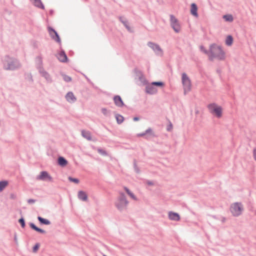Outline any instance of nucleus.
<instances>
[{
	"label": "nucleus",
	"instance_id": "1",
	"mask_svg": "<svg viewBox=\"0 0 256 256\" xmlns=\"http://www.w3.org/2000/svg\"><path fill=\"white\" fill-rule=\"evenodd\" d=\"M210 52L209 60L210 61H212L214 58L220 60H224L226 58V54L222 46H217L216 44H212L210 46Z\"/></svg>",
	"mask_w": 256,
	"mask_h": 256
},
{
	"label": "nucleus",
	"instance_id": "2",
	"mask_svg": "<svg viewBox=\"0 0 256 256\" xmlns=\"http://www.w3.org/2000/svg\"><path fill=\"white\" fill-rule=\"evenodd\" d=\"M128 204L125 194L123 192H120V196L114 204L118 210L122 212L126 210Z\"/></svg>",
	"mask_w": 256,
	"mask_h": 256
},
{
	"label": "nucleus",
	"instance_id": "3",
	"mask_svg": "<svg viewBox=\"0 0 256 256\" xmlns=\"http://www.w3.org/2000/svg\"><path fill=\"white\" fill-rule=\"evenodd\" d=\"M209 112L218 118H220L222 116V108L221 106L214 102L207 106Z\"/></svg>",
	"mask_w": 256,
	"mask_h": 256
},
{
	"label": "nucleus",
	"instance_id": "4",
	"mask_svg": "<svg viewBox=\"0 0 256 256\" xmlns=\"http://www.w3.org/2000/svg\"><path fill=\"white\" fill-rule=\"evenodd\" d=\"M230 211L234 216H240L244 211L243 205L240 202H236L232 204L230 207Z\"/></svg>",
	"mask_w": 256,
	"mask_h": 256
},
{
	"label": "nucleus",
	"instance_id": "5",
	"mask_svg": "<svg viewBox=\"0 0 256 256\" xmlns=\"http://www.w3.org/2000/svg\"><path fill=\"white\" fill-rule=\"evenodd\" d=\"M37 58H39L40 60L39 66L37 67V68L38 70V72L40 73L41 76L44 78L48 82H52V80L50 74L44 70L42 66V58L40 56H38Z\"/></svg>",
	"mask_w": 256,
	"mask_h": 256
},
{
	"label": "nucleus",
	"instance_id": "6",
	"mask_svg": "<svg viewBox=\"0 0 256 256\" xmlns=\"http://www.w3.org/2000/svg\"><path fill=\"white\" fill-rule=\"evenodd\" d=\"M48 32L51 38L58 42L60 46L62 44L61 39L58 32L52 27L48 28Z\"/></svg>",
	"mask_w": 256,
	"mask_h": 256
},
{
	"label": "nucleus",
	"instance_id": "7",
	"mask_svg": "<svg viewBox=\"0 0 256 256\" xmlns=\"http://www.w3.org/2000/svg\"><path fill=\"white\" fill-rule=\"evenodd\" d=\"M147 44L154 51L156 55L160 56L163 55V50L159 44L152 42H148Z\"/></svg>",
	"mask_w": 256,
	"mask_h": 256
},
{
	"label": "nucleus",
	"instance_id": "8",
	"mask_svg": "<svg viewBox=\"0 0 256 256\" xmlns=\"http://www.w3.org/2000/svg\"><path fill=\"white\" fill-rule=\"evenodd\" d=\"M170 25L176 32H178L180 30V26L178 19L173 15H170Z\"/></svg>",
	"mask_w": 256,
	"mask_h": 256
},
{
	"label": "nucleus",
	"instance_id": "9",
	"mask_svg": "<svg viewBox=\"0 0 256 256\" xmlns=\"http://www.w3.org/2000/svg\"><path fill=\"white\" fill-rule=\"evenodd\" d=\"M37 179L42 180H48L50 182H53V178L46 171H42L38 176Z\"/></svg>",
	"mask_w": 256,
	"mask_h": 256
},
{
	"label": "nucleus",
	"instance_id": "10",
	"mask_svg": "<svg viewBox=\"0 0 256 256\" xmlns=\"http://www.w3.org/2000/svg\"><path fill=\"white\" fill-rule=\"evenodd\" d=\"M113 100L115 105L118 107L122 108L124 106H126L120 96H114L113 98Z\"/></svg>",
	"mask_w": 256,
	"mask_h": 256
},
{
	"label": "nucleus",
	"instance_id": "11",
	"mask_svg": "<svg viewBox=\"0 0 256 256\" xmlns=\"http://www.w3.org/2000/svg\"><path fill=\"white\" fill-rule=\"evenodd\" d=\"M58 60L62 62H68V58L64 50H62L58 54Z\"/></svg>",
	"mask_w": 256,
	"mask_h": 256
},
{
	"label": "nucleus",
	"instance_id": "12",
	"mask_svg": "<svg viewBox=\"0 0 256 256\" xmlns=\"http://www.w3.org/2000/svg\"><path fill=\"white\" fill-rule=\"evenodd\" d=\"M66 100L70 103H74L76 101V98L72 92H68L66 95Z\"/></svg>",
	"mask_w": 256,
	"mask_h": 256
},
{
	"label": "nucleus",
	"instance_id": "13",
	"mask_svg": "<svg viewBox=\"0 0 256 256\" xmlns=\"http://www.w3.org/2000/svg\"><path fill=\"white\" fill-rule=\"evenodd\" d=\"M146 92L150 94H154L157 93L158 90L154 86L148 84L146 86Z\"/></svg>",
	"mask_w": 256,
	"mask_h": 256
},
{
	"label": "nucleus",
	"instance_id": "14",
	"mask_svg": "<svg viewBox=\"0 0 256 256\" xmlns=\"http://www.w3.org/2000/svg\"><path fill=\"white\" fill-rule=\"evenodd\" d=\"M168 218L170 220H174V221H179L180 220V214L175 212H168Z\"/></svg>",
	"mask_w": 256,
	"mask_h": 256
},
{
	"label": "nucleus",
	"instance_id": "15",
	"mask_svg": "<svg viewBox=\"0 0 256 256\" xmlns=\"http://www.w3.org/2000/svg\"><path fill=\"white\" fill-rule=\"evenodd\" d=\"M198 6L196 4L192 3L190 4V14L192 16H193L196 18L198 17Z\"/></svg>",
	"mask_w": 256,
	"mask_h": 256
},
{
	"label": "nucleus",
	"instance_id": "16",
	"mask_svg": "<svg viewBox=\"0 0 256 256\" xmlns=\"http://www.w3.org/2000/svg\"><path fill=\"white\" fill-rule=\"evenodd\" d=\"M28 224H29L30 228L32 230H35L36 232L38 233L42 234H46V230L38 227L34 223L30 222Z\"/></svg>",
	"mask_w": 256,
	"mask_h": 256
},
{
	"label": "nucleus",
	"instance_id": "17",
	"mask_svg": "<svg viewBox=\"0 0 256 256\" xmlns=\"http://www.w3.org/2000/svg\"><path fill=\"white\" fill-rule=\"evenodd\" d=\"M57 162L58 166L64 167L66 166L68 164V160L63 156H59L57 159Z\"/></svg>",
	"mask_w": 256,
	"mask_h": 256
},
{
	"label": "nucleus",
	"instance_id": "18",
	"mask_svg": "<svg viewBox=\"0 0 256 256\" xmlns=\"http://www.w3.org/2000/svg\"><path fill=\"white\" fill-rule=\"evenodd\" d=\"M78 196L80 200H82L84 202H86L88 200V196L87 194L83 190H80L78 192Z\"/></svg>",
	"mask_w": 256,
	"mask_h": 256
},
{
	"label": "nucleus",
	"instance_id": "19",
	"mask_svg": "<svg viewBox=\"0 0 256 256\" xmlns=\"http://www.w3.org/2000/svg\"><path fill=\"white\" fill-rule=\"evenodd\" d=\"M182 82V84L184 86V94H186L188 92H189L190 90V89H191L190 80H188V81H185V82Z\"/></svg>",
	"mask_w": 256,
	"mask_h": 256
},
{
	"label": "nucleus",
	"instance_id": "20",
	"mask_svg": "<svg viewBox=\"0 0 256 256\" xmlns=\"http://www.w3.org/2000/svg\"><path fill=\"white\" fill-rule=\"evenodd\" d=\"M32 4L36 7L41 8L42 10L44 9V6L42 3L41 0H30Z\"/></svg>",
	"mask_w": 256,
	"mask_h": 256
},
{
	"label": "nucleus",
	"instance_id": "21",
	"mask_svg": "<svg viewBox=\"0 0 256 256\" xmlns=\"http://www.w3.org/2000/svg\"><path fill=\"white\" fill-rule=\"evenodd\" d=\"M38 220L40 224L42 225H50L51 224L50 222L48 220L40 216H38Z\"/></svg>",
	"mask_w": 256,
	"mask_h": 256
},
{
	"label": "nucleus",
	"instance_id": "22",
	"mask_svg": "<svg viewBox=\"0 0 256 256\" xmlns=\"http://www.w3.org/2000/svg\"><path fill=\"white\" fill-rule=\"evenodd\" d=\"M82 135L84 138L88 140H92L91 133L89 131L82 130Z\"/></svg>",
	"mask_w": 256,
	"mask_h": 256
},
{
	"label": "nucleus",
	"instance_id": "23",
	"mask_svg": "<svg viewBox=\"0 0 256 256\" xmlns=\"http://www.w3.org/2000/svg\"><path fill=\"white\" fill-rule=\"evenodd\" d=\"M145 134L146 136L145 137L146 138H148V136H150L152 138L157 137V136L154 134L152 128H148L146 131Z\"/></svg>",
	"mask_w": 256,
	"mask_h": 256
},
{
	"label": "nucleus",
	"instance_id": "24",
	"mask_svg": "<svg viewBox=\"0 0 256 256\" xmlns=\"http://www.w3.org/2000/svg\"><path fill=\"white\" fill-rule=\"evenodd\" d=\"M145 134L146 136L145 137L146 138H148V136H150L152 138L157 137V136L154 134L152 128H148L146 131Z\"/></svg>",
	"mask_w": 256,
	"mask_h": 256
},
{
	"label": "nucleus",
	"instance_id": "25",
	"mask_svg": "<svg viewBox=\"0 0 256 256\" xmlns=\"http://www.w3.org/2000/svg\"><path fill=\"white\" fill-rule=\"evenodd\" d=\"M115 118H116V122H117L118 124H120L122 123V122H124V117L118 114H115Z\"/></svg>",
	"mask_w": 256,
	"mask_h": 256
},
{
	"label": "nucleus",
	"instance_id": "26",
	"mask_svg": "<svg viewBox=\"0 0 256 256\" xmlns=\"http://www.w3.org/2000/svg\"><path fill=\"white\" fill-rule=\"evenodd\" d=\"M234 42V38L232 36L228 35L226 36V44L228 46H230L232 45Z\"/></svg>",
	"mask_w": 256,
	"mask_h": 256
},
{
	"label": "nucleus",
	"instance_id": "27",
	"mask_svg": "<svg viewBox=\"0 0 256 256\" xmlns=\"http://www.w3.org/2000/svg\"><path fill=\"white\" fill-rule=\"evenodd\" d=\"M222 18L226 22H232L234 20V17L230 14H226L224 15Z\"/></svg>",
	"mask_w": 256,
	"mask_h": 256
},
{
	"label": "nucleus",
	"instance_id": "28",
	"mask_svg": "<svg viewBox=\"0 0 256 256\" xmlns=\"http://www.w3.org/2000/svg\"><path fill=\"white\" fill-rule=\"evenodd\" d=\"M124 190H125L126 194L130 196L134 200H136L137 198L136 196L126 186L124 187Z\"/></svg>",
	"mask_w": 256,
	"mask_h": 256
},
{
	"label": "nucleus",
	"instance_id": "29",
	"mask_svg": "<svg viewBox=\"0 0 256 256\" xmlns=\"http://www.w3.org/2000/svg\"><path fill=\"white\" fill-rule=\"evenodd\" d=\"M8 184L7 180H3L0 182V192H2L5 188H6Z\"/></svg>",
	"mask_w": 256,
	"mask_h": 256
},
{
	"label": "nucleus",
	"instance_id": "30",
	"mask_svg": "<svg viewBox=\"0 0 256 256\" xmlns=\"http://www.w3.org/2000/svg\"><path fill=\"white\" fill-rule=\"evenodd\" d=\"M122 24H124V27L126 28V30L130 32H132V30L131 29V28L129 26L128 21L126 19H124V22H122Z\"/></svg>",
	"mask_w": 256,
	"mask_h": 256
},
{
	"label": "nucleus",
	"instance_id": "31",
	"mask_svg": "<svg viewBox=\"0 0 256 256\" xmlns=\"http://www.w3.org/2000/svg\"><path fill=\"white\" fill-rule=\"evenodd\" d=\"M97 151L101 155H102L103 156H108V152L106 150H104L100 148H98Z\"/></svg>",
	"mask_w": 256,
	"mask_h": 256
},
{
	"label": "nucleus",
	"instance_id": "32",
	"mask_svg": "<svg viewBox=\"0 0 256 256\" xmlns=\"http://www.w3.org/2000/svg\"><path fill=\"white\" fill-rule=\"evenodd\" d=\"M61 76H62V78H63V80L66 82H70L72 81V78L64 74H63V73H61Z\"/></svg>",
	"mask_w": 256,
	"mask_h": 256
},
{
	"label": "nucleus",
	"instance_id": "33",
	"mask_svg": "<svg viewBox=\"0 0 256 256\" xmlns=\"http://www.w3.org/2000/svg\"><path fill=\"white\" fill-rule=\"evenodd\" d=\"M152 84L158 87H163L165 85L164 83L161 81L152 82Z\"/></svg>",
	"mask_w": 256,
	"mask_h": 256
},
{
	"label": "nucleus",
	"instance_id": "34",
	"mask_svg": "<svg viewBox=\"0 0 256 256\" xmlns=\"http://www.w3.org/2000/svg\"><path fill=\"white\" fill-rule=\"evenodd\" d=\"M68 180L70 182H74L76 184H78L80 182V180L78 178H72V176H68Z\"/></svg>",
	"mask_w": 256,
	"mask_h": 256
},
{
	"label": "nucleus",
	"instance_id": "35",
	"mask_svg": "<svg viewBox=\"0 0 256 256\" xmlns=\"http://www.w3.org/2000/svg\"><path fill=\"white\" fill-rule=\"evenodd\" d=\"M134 168L136 173L139 174L140 172V170L137 166L136 160V159L134 160Z\"/></svg>",
	"mask_w": 256,
	"mask_h": 256
},
{
	"label": "nucleus",
	"instance_id": "36",
	"mask_svg": "<svg viewBox=\"0 0 256 256\" xmlns=\"http://www.w3.org/2000/svg\"><path fill=\"white\" fill-rule=\"evenodd\" d=\"M18 222L20 223V224L22 228H25L26 222H25V220L23 217H22L21 218H20L18 220Z\"/></svg>",
	"mask_w": 256,
	"mask_h": 256
},
{
	"label": "nucleus",
	"instance_id": "37",
	"mask_svg": "<svg viewBox=\"0 0 256 256\" xmlns=\"http://www.w3.org/2000/svg\"><path fill=\"white\" fill-rule=\"evenodd\" d=\"M40 244L38 242L36 243L34 246L32 247V252H36L40 247Z\"/></svg>",
	"mask_w": 256,
	"mask_h": 256
},
{
	"label": "nucleus",
	"instance_id": "38",
	"mask_svg": "<svg viewBox=\"0 0 256 256\" xmlns=\"http://www.w3.org/2000/svg\"><path fill=\"white\" fill-rule=\"evenodd\" d=\"M200 50L203 52L204 54H208L209 56V54H210V50H206L204 46H200Z\"/></svg>",
	"mask_w": 256,
	"mask_h": 256
},
{
	"label": "nucleus",
	"instance_id": "39",
	"mask_svg": "<svg viewBox=\"0 0 256 256\" xmlns=\"http://www.w3.org/2000/svg\"><path fill=\"white\" fill-rule=\"evenodd\" d=\"M182 82H184L185 81H188V80H190V78L188 77L187 74L184 72L182 73Z\"/></svg>",
	"mask_w": 256,
	"mask_h": 256
},
{
	"label": "nucleus",
	"instance_id": "40",
	"mask_svg": "<svg viewBox=\"0 0 256 256\" xmlns=\"http://www.w3.org/2000/svg\"><path fill=\"white\" fill-rule=\"evenodd\" d=\"M101 112L105 116H108L110 114V112L108 111L106 108H102Z\"/></svg>",
	"mask_w": 256,
	"mask_h": 256
},
{
	"label": "nucleus",
	"instance_id": "41",
	"mask_svg": "<svg viewBox=\"0 0 256 256\" xmlns=\"http://www.w3.org/2000/svg\"><path fill=\"white\" fill-rule=\"evenodd\" d=\"M172 129V124L170 122V124L168 125L166 128V130L168 132H170Z\"/></svg>",
	"mask_w": 256,
	"mask_h": 256
},
{
	"label": "nucleus",
	"instance_id": "42",
	"mask_svg": "<svg viewBox=\"0 0 256 256\" xmlns=\"http://www.w3.org/2000/svg\"><path fill=\"white\" fill-rule=\"evenodd\" d=\"M140 73L141 74V76L139 77V80L142 82V81L143 80H144L145 84H146L148 83V81L144 79L142 72H140Z\"/></svg>",
	"mask_w": 256,
	"mask_h": 256
},
{
	"label": "nucleus",
	"instance_id": "43",
	"mask_svg": "<svg viewBox=\"0 0 256 256\" xmlns=\"http://www.w3.org/2000/svg\"><path fill=\"white\" fill-rule=\"evenodd\" d=\"M36 202V200L32 199V198L28 199L27 200L28 203L29 204H32Z\"/></svg>",
	"mask_w": 256,
	"mask_h": 256
},
{
	"label": "nucleus",
	"instance_id": "44",
	"mask_svg": "<svg viewBox=\"0 0 256 256\" xmlns=\"http://www.w3.org/2000/svg\"><path fill=\"white\" fill-rule=\"evenodd\" d=\"M146 135L145 134V132H142V133H140V134H137V136L138 137H144V136H146Z\"/></svg>",
	"mask_w": 256,
	"mask_h": 256
},
{
	"label": "nucleus",
	"instance_id": "45",
	"mask_svg": "<svg viewBox=\"0 0 256 256\" xmlns=\"http://www.w3.org/2000/svg\"><path fill=\"white\" fill-rule=\"evenodd\" d=\"M118 18L119 20L122 23V22H124V19H126V18H124V16H118Z\"/></svg>",
	"mask_w": 256,
	"mask_h": 256
},
{
	"label": "nucleus",
	"instance_id": "46",
	"mask_svg": "<svg viewBox=\"0 0 256 256\" xmlns=\"http://www.w3.org/2000/svg\"><path fill=\"white\" fill-rule=\"evenodd\" d=\"M146 184L148 186H154V182L152 181H150V180H148L146 182Z\"/></svg>",
	"mask_w": 256,
	"mask_h": 256
},
{
	"label": "nucleus",
	"instance_id": "47",
	"mask_svg": "<svg viewBox=\"0 0 256 256\" xmlns=\"http://www.w3.org/2000/svg\"><path fill=\"white\" fill-rule=\"evenodd\" d=\"M253 155L254 160L256 161V148H254L253 150Z\"/></svg>",
	"mask_w": 256,
	"mask_h": 256
},
{
	"label": "nucleus",
	"instance_id": "48",
	"mask_svg": "<svg viewBox=\"0 0 256 256\" xmlns=\"http://www.w3.org/2000/svg\"><path fill=\"white\" fill-rule=\"evenodd\" d=\"M139 120H140V118H139V117H138V116H134V118H133V120H134V122L138 121Z\"/></svg>",
	"mask_w": 256,
	"mask_h": 256
},
{
	"label": "nucleus",
	"instance_id": "49",
	"mask_svg": "<svg viewBox=\"0 0 256 256\" xmlns=\"http://www.w3.org/2000/svg\"><path fill=\"white\" fill-rule=\"evenodd\" d=\"M54 10H50V12H49V14H50V16H52V15H53V14H54Z\"/></svg>",
	"mask_w": 256,
	"mask_h": 256
},
{
	"label": "nucleus",
	"instance_id": "50",
	"mask_svg": "<svg viewBox=\"0 0 256 256\" xmlns=\"http://www.w3.org/2000/svg\"><path fill=\"white\" fill-rule=\"evenodd\" d=\"M30 81L32 82L33 81V80H32V76L30 75Z\"/></svg>",
	"mask_w": 256,
	"mask_h": 256
},
{
	"label": "nucleus",
	"instance_id": "51",
	"mask_svg": "<svg viewBox=\"0 0 256 256\" xmlns=\"http://www.w3.org/2000/svg\"><path fill=\"white\" fill-rule=\"evenodd\" d=\"M20 66V64H17V66H16L17 68H18Z\"/></svg>",
	"mask_w": 256,
	"mask_h": 256
},
{
	"label": "nucleus",
	"instance_id": "52",
	"mask_svg": "<svg viewBox=\"0 0 256 256\" xmlns=\"http://www.w3.org/2000/svg\"><path fill=\"white\" fill-rule=\"evenodd\" d=\"M11 68V66H8V68H6V69H10Z\"/></svg>",
	"mask_w": 256,
	"mask_h": 256
},
{
	"label": "nucleus",
	"instance_id": "53",
	"mask_svg": "<svg viewBox=\"0 0 256 256\" xmlns=\"http://www.w3.org/2000/svg\"><path fill=\"white\" fill-rule=\"evenodd\" d=\"M216 71H217V72H218V73H219V74H220V70H218Z\"/></svg>",
	"mask_w": 256,
	"mask_h": 256
},
{
	"label": "nucleus",
	"instance_id": "54",
	"mask_svg": "<svg viewBox=\"0 0 256 256\" xmlns=\"http://www.w3.org/2000/svg\"><path fill=\"white\" fill-rule=\"evenodd\" d=\"M103 256H107L106 254H103Z\"/></svg>",
	"mask_w": 256,
	"mask_h": 256
}]
</instances>
